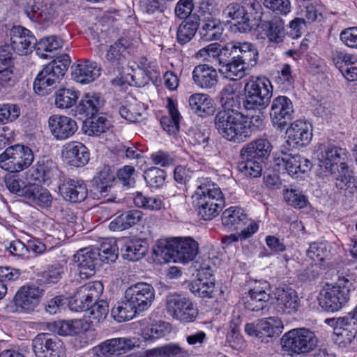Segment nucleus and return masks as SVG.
<instances>
[{"label":"nucleus","instance_id":"17","mask_svg":"<svg viewBox=\"0 0 357 357\" xmlns=\"http://www.w3.org/2000/svg\"><path fill=\"white\" fill-rule=\"evenodd\" d=\"M100 252L98 248H86L79 250L74 255L75 261L77 264L82 278H87L93 275L96 270L101 265Z\"/></svg>","mask_w":357,"mask_h":357},{"label":"nucleus","instance_id":"42","mask_svg":"<svg viewBox=\"0 0 357 357\" xmlns=\"http://www.w3.org/2000/svg\"><path fill=\"white\" fill-rule=\"evenodd\" d=\"M104 105V100L98 93H87L79 102L77 109L79 113L92 117Z\"/></svg>","mask_w":357,"mask_h":357},{"label":"nucleus","instance_id":"64","mask_svg":"<svg viewBox=\"0 0 357 357\" xmlns=\"http://www.w3.org/2000/svg\"><path fill=\"white\" fill-rule=\"evenodd\" d=\"M237 50L238 41H232L223 46L220 45L218 59L219 64L222 66L237 58Z\"/></svg>","mask_w":357,"mask_h":357},{"label":"nucleus","instance_id":"45","mask_svg":"<svg viewBox=\"0 0 357 357\" xmlns=\"http://www.w3.org/2000/svg\"><path fill=\"white\" fill-rule=\"evenodd\" d=\"M237 58L248 68L256 66L259 52L256 47L248 42H238Z\"/></svg>","mask_w":357,"mask_h":357},{"label":"nucleus","instance_id":"10","mask_svg":"<svg viewBox=\"0 0 357 357\" xmlns=\"http://www.w3.org/2000/svg\"><path fill=\"white\" fill-rule=\"evenodd\" d=\"M22 9L29 20L40 24L52 23L59 15L58 5L47 0H26Z\"/></svg>","mask_w":357,"mask_h":357},{"label":"nucleus","instance_id":"3","mask_svg":"<svg viewBox=\"0 0 357 357\" xmlns=\"http://www.w3.org/2000/svg\"><path fill=\"white\" fill-rule=\"evenodd\" d=\"M261 10V6L257 0H243L241 3H229L224 10V14L235 22L234 26L239 32L245 33L259 26L262 15Z\"/></svg>","mask_w":357,"mask_h":357},{"label":"nucleus","instance_id":"11","mask_svg":"<svg viewBox=\"0 0 357 357\" xmlns=\"http://www.w3.org/2000/svg\"><path fill=\"white\" fill-rule=\"evenodd\" d=\"M102 291L103 284L100 281L90 282L80 287L69 302L70 309L77 312L88 310Z\"/></svg>","mask_w":357,"mask_h":357},{"label":"nucleus","instance_id":"38","mask_svg":"<svg viewBox=\"0 0 357 357\" xmlns=\"http://www.w3.org/2000/svg\"><path fill=\"white\" fill-rule=\"evenodd\" d=\"M50 328L52 331L61 336L77 335L86 330L85 324L81 319L59 320L51 324Z\"/></svg>","mask_w":357,"mask_h":357},{"label":"nucleus","instance_id":"41","mask_svg":"<svg viewBox=\"0 0 357 357\" xmlns=\"http://www.w3.org/2000/svg\"><path fill=\"white\" fill-rule=\"evenodd\" d=\"M243 99L236 94L233 86L230 84L225 86L220 92V102L222 109L220 111L241 112L239 109L243 105Z\"/></svg>","mask_w":357,"mask_h":357},{"label":"nucleus","instance_id":"8","mask_svg":"<svg viewBox=\"0 0 357 357\" xmlns=\"http://www.w3.org/2000/svg\"><path fill=\"white\" fill-rule=\"evenodd\" d=\"M33 159V151L29 147L15 144L0 154V168L12 173L20 172L28 168Z\"/></svg>","mask_w":357,"mask_h":357},{"label":"nucleus","instance_id":"43","mask_svg":"<svg viewBox=\"0 0 357 357\" xmlns=\"http://www.w3.org/2000/svg\"><path fill=\"white\" fill-rule=\"evenodd\" d=\"M25 199L42 207L50 206L52 197L50 192L39 183H31Z\"/></svg>","mask_w":357,"mask_h":357},{"label":"nucleus","instance_id":"21","mask_svg":"<svg viewBox=\"0 0 357 357\" xmlns=\"http://www.w3.org/2000/svg\"><path fill=\"white\" fill-rule=\"evenodd\" d=\"M345 154V150L339 146L333 144L324 146L319 158L320 165L331 174H335L336 171L339 172L340 164L342 171H344L347 167L341 160Z\"/></svg>","mask_w":357,"mask_h":357},{"label":"nucleus","instance_id":"19","mask_svg":"<svg viewBox=\"0 0 357 357\" xmlns=\"http://www.w3.org/2000/svg\"><path fill=\"white\" fill-rule=\"evenodd\" d=\"M282 156L278 158V165H282L287 170L289 175L293 178H301L311 168L309 160L301 157L300 155L287 153L282 150Z\"/></svg>","mask_w":357,"mask_h":357},{"label":"nucleus","instance_id":"57","mask_svg":"<svg viewBox=\"0 0 357 357\" xmlns=\"http://www.w3.org/2000/svg\"><path fill=\"white\" fill-rule=\"evenodd\" d=\"M144 112V108L140 103H130L121 105L119 108L120 116L129 122L135 123L139 121Z\"/></svg>","mask_w":357,"mask_h":357},{"label":"nucleus","instance_id":"13","mask_svg":"<svg viewBox=\"0 0 357 357\" xmlns=\"http://www.w3.org/2000/svg\"><path fill=\"white\" fill-rule=\"evenodd\" d=\"M166 309L174 319L183 322L193 321L198 314L194 304L178 294H169L167 296Z\"/></svg>","mask_w":357,"mask_h":357},{"label":"nucleus","instance_id":"23","mask_svg":"<svg viewBox=\"0 0 357 357\" xmlns=\"http://www.w3.org/2000/svg\"><path fill=\"white\" fill-rule=\"evenodd\" d=\"M213 273L209 267L199 271L198 278L189 284V289L196 296L212 298L215 289Z\"/></svg>","mask_w":357,"mask_h":357},{"label":"nucleus","instance_id":"54","mask_svg":"<svg viewBox=\"0 0 357 357\" xmlns=\"http://www.w3.org/2000/svg\"><path fill=\"white\" fill-rule=\"evenodd\" d=\"M129 43L126 39L120 38L118 41L112 45L107 51L105 55L107 60L112 63H119L124 58V53Z\"/></svg>","mask_w":357,"mask_h":357},{"label":"nucleus","instance_id":"40","mask_svg":"<svg viewBox=\"0 0 357 357\" xmlns=\"http://www.w3.org/2000/svg\"><path fill=\"white\" fill-rule=\"evenodd\" d=\"M247 219L244 210L237 206L229 207L222 214V225L229 229H237L245 224Z\"/></svg>","mask_w":357,"mask_h":357},{"label":"nucleus","instance_id":"52","mask_svg":"<svg viewBox=\"0 0 357 357\" xmlns=\"http://www.w3.org/2000/svg\"><path fill=\"white\" fill-rule=\"evenodd\" d=\"M243 160L238 164V171L245 176L249 178L259 177L262 172L263 162L254 158H243Z\"/></svg>","mask_w":357,"mask_h":357},{"label":"nucleus","instance_id":"7","mask_svg":"<svg viewBox=\"0 0 357 357\" xmlns=\"http://www.w3.org/2000/svg\"><path fill=\"white\" fill-rule=\"evenodd\" d=\"M241 112L218 111L213 123L218 134L228 141L241 143L246 140V131Z\"/></svg>","mask_w":357,"mask_h":357},{"label":"nucleus","instance_id":"48","mask_svg":"<svg viewBox=\"0 0 357 357\" xmlns=\"http://www.w3.org/2000/svg\"><path fill=\"white\" fill-rule=\"evenodd\" d=\"M63 45V40L56 36H51L40 40L36 43V52L37 55L43 59L52 58L50 54L54 50L60 48Z\"/></svg>","mask_w":357,"mask_h":357},{"label":"nucleus","instance_id":"12","mask_svg":"<svg viewBox=\"0 0 357 357\" xmlns=\"http://www.w3.org/2000/svg\"><path fill=\"white\" fill-rule=\"evenodd\" d=\"M32 349L36 357H65L63 342L55 335L43 333L32 340Z\"/></svg>","mask_w":357,"mask_h":357},{"label":"nucleus","instance_id":"6","mask_svg":"<svg viewBox=\"0 0 357 357\" xmlns=\"http://www.w3.org/2000/svg\"><path fill=\"white\" fill-rule=\"evenodd\" d=\"M352 275L341 273L334 284H326L319 297L320 306L326 311L336 312L349 301Z\"/></svg>","mask_w":357,"mask_h":357},{"label":"nucleus","instance_id":"56","mask_svg":"<svg viewBox=\"0 0 357 357\" xmlns=\"http://www.w3.org/2000/svg\"><path fill=\"white\" fill-rule=\"evenodd\" d=\"M168 109L170 119L165 118L161 121L164 130L168 132H175L179 129L180 114L171 98H168Z\"/></svg>","mask_w":357,"mask_h":357},{"label":"nucleus","instance_id":"16","mask_svg":"<svg viewBox=\"0 0 357 357\" xmlns=\"http://www.w3.org/2000/svg\"><path fill=\"white\" fill-rule=\"evenodd\" d=\"M357 334V319L351 312L336 320L333 340L340 347L350 344Z\"/></svg>","mask_w":357,"mask_h":357},{"label":"nucleus","instance_id":"20","mask_svg":"<svg viewBox=\"0 0 357 357\" xmlns=\"http://www.w3.org/2000/svg\"><path fill=\"white\" fill-rule=\"evenodd\" d=\"M62 197L72 203H80L88 196L86 184L81 180L66 178L59 186Z\"/></svg>","mask_w":357,"mask_h":357},{"label":"nucleus","instance_id":"44","mask_svg":"<svg viewBox=\"0 0 357 357\" xmlns=\"http://www.w3.org/2000/svg\"><path fill=\"white\" fill-rule=\"evenodd\" d=\"M335 186L340 193L346 197H352L357 193V181L347 168L336 178Z\"/></svg>","mask_w":357,"mask_h":357},{"label":"nucleus","instance_id":"62","mask_svg":"<svg viewBox=\"0 0 357 357\" xmlns=\"http://www.w3.org/2000/svg\"><path fill=\"white\" fill-rule=\"evenodd\" d=\"M144 177L149 186L159 188L165 183L166 173L158 167H151L144 172Z\"/></svg>","mask_w":357,"mask_h":357},{"label":"nucleus","instance_id":"22","mask_svg":"<svg viewBox=\"0 0 357 357\" xmlns=\"http://www.w3.org/2000/svg\"><path fill=\"white\" fill-rule=\"evenodd\" d=\"M42 290L34 286H23L16 293L14 301L17 307L25 312H33L39 303Z\"/></svg>","mask_w":357,"mask_h":357},{"label":"nucleus","instance_id":"55","mask_svg":"<svg viewBox=\"0 0 357 357\" xmlns=\"http://www.w3.org/2000/svg\"><path fill=\"white\" fill-rule=\"evenodd\" d=\"M168 109L170 119L165 118L161 121L164 130L168 132H175L179 129L180 114L171 98H168Z\"/></svg>","mask_w":357,"mask_h":357},{"label":"nucleus","instance_id":"50","mask_svg":"<svg viewBox=\"0 0 357 357\" xmlns=\"http://www.w3.org/2000/svg\"><path fill=\"white\" fill-rule=\"evenodd\" d=\"M139 311L125 298V301L111 310V314L118 322H123L132 319Z\"/></svg>","mask_w":357,"mask_h":357},{"label":"nucleus","instance_id":"2","mask_svg":"<svg viewBox=\"0 0 357 357\" xmlns=\"http://www.w3.org/2000/svg\"><path fill=\"white\" fill-rule=\"evenodd\" d=\"M154 252L167 262L185 264L197 255L198 244L191 238L160 239Z\"/></svg>","mask_w":357,"mask_h":357},{"label":"nucleus","instance_id":"1","mask_svg":"<svg viewBox=\"0 0 357 357\" xmlns=\"http://www.w3.org/2000/svg\"><path fill=\"white\" fill-rule=\"evenodd\" d=\"M192 199L199 216L204 220L213 219L225 206L220 188L211 182L199 185L192 195Z\"/></svg>","mask_w":357,"mask_h":357},{"label":"nucleus","instance_id":"39","mask_svg":"<svg viewBox=\"0 0 357 357\" xmlns=\"http://www.w3.org/2000/svg\"><path fill=\"white\" fill-rule=\"evenodd\" d=\"M199 26V18L197 15H193L184 20L177 29V42L181 45L190 42L195 36Z\"/></svg>","mask_w":357,"mask_h":357},{"label":"nucleus","instance_id":"24","mask_svg":"<svg viewBox=\"0 0 357 357\" xmlns=\"http://www.w3.org/2000/svg\"><path fill=\"white\" fill-rule=\"evenodd\" d=\"M48 123L52 135L59 140L69 138L77 130L75 121L66 116H52L49 119Z\"/></svg>","mask_w":357,"mask_h":357},{"label":"nucleus","instance_id":"32","mask_svg":"<svg viewBox=\"0 0 357 357\" xmlns=\"http://www.w3.org/2000/svg\"><path fill=\"white\" fill-rule=\"evenodd\" d=\"M270 300V294L259 287L250 289L243 298L245 309L251 312H262L265 310Z\"/></svg>","mask_w":357,"mask_h":357},{"label":"nucleus","instance_id":"53","mask_svg":"<svg viewBox=\"0 0 357 357\" xmlns=\"http://www.w3.org/2000/svg\"><path fill=\"white\" fill-rule=\"evenodd\" d=\"M77 92L73 89H61L56 93L55 105L58 108L67 109L75 104Z\"/></svg>","mask_w":357,"mask_h":357},{"label":"nucleus","instance_id":"63","mask_svg":"<svg viewBox=\"0 0 357 357\" xmlns=\"http://www.w3.org/2000/svg\"><path fill=\"white\" fill-rule=\"evenodd\" d=\"M258 113L251 116L243 115V120L242 121L245 126V134L246 135V139L249 138L252 132L259 130L264 124V115L262 111H257Z\"/></svg>","mask_w":357,"mask_h":357},{"label":"nucleus","instance_id":"18","mask_svg":"<svg viewBox=\"0 0 357 357\" xmlns=\"http://www.w3.org/2000/svg\"><path fill=\"white\" fill-rule=\"evenodd\" d=\"M11 49L21 55H26L36 49V38L27 29L14 26L10 31Z\"/></svg>","mask_w":357,"mask_h":357},{"label":"nucleus","instance_id":"59","mask_svg":"<svg viewBox=\"0 0 357 357\" xmlns=\"http://www.w3.org/2000/svg\"><path fill=\"white\" fill-rule=\"evenodd\" d=\"M89 310L88 317L91 324L103 321L109 312V306L106 301L101 300L91 305Z\"/></svg>","mask_w":357,"mask_h":357},{"label":"nucleus","instance_id":"34","mask_svg":"<svg viewBox=\"0 0 357 357\" xmlns=\"http://www.w3.org/2000/svg\"><path fill=\"white\" fill-rule=\"evenodd\" d=\"M58 170L55 163L50 159H43L29 170V177L31 179L40 183L50 181Z\"/></svg>","mask_w":357,"mask_h":357},{"label":"nucleus","instance_id":"35","mask_svg":"<svg viewBox=\"0 0 357 357\" xmlns=\"http://www.w3.org/2000/svg\"><path fill=\"white\" fill-rule=\"evenodd\" d=\"M148 251V244L142 239H127L121 248L122 257L130 261L142 259Z\"/></svg>","mask_w":357,"mask_h":357},{"label":"nucleus","instance_id":"36","mask_svg":"<svg viewBox=\"0 0 357 357\" xmlns=\"http://www.w3.org/2000/svg\"><path fill=\"white\" fill-rule=\"evenodd\" d=\"M224 28L220 20L210 14L202 20V25L199 31L201 40L203 41L215 40L220 38Z\"/></svg>","mask_w":357,"mask_h":357},{"label":"nucleus","instance_id":"26","mask_svg":"<svg viewBox=\"0 0 357 357\" xmlns=\"http://www.w3.org/2000/svg\"><path fill=\"white\" fill-rule=\"evenodd\" d=\"M275 296V309L278 312L292 314L298 310L301 306V300L294 289L291 288L278 289Z\"/></svg>","mask_w":357,"mask_h":357},{"label":"nucleus","instance_id":"9","mask_svg":"<svg viewBox=\"0 0 357 357\" xmlns=\"http://www.w3.org/2000/svg\"><path fill=\"white\" fill-rule=\"evenodd\" d=\"M281 342L285 350L302 354L313 350L317 345L318 340L314 332L305 328H300L286 333Z\"/></svg>","mask_w":357,"mask_h":357},{"label":"nucleus","instance_id":"4","mask_svg":"<svg viewBox=\"0 0 357 357\" xmlns=\"http://www.w3.org/2000/svg\"><path fill=\"white\" fill-rule=\"evenodd\" d=\"M71 63L67 54L58 56L39 72L33 82V89L40 96L51 93L58 86Z\"/></svg>","mask_w":357,"mask_h":357},{"label":"nucleus","instance_id":"14","mask_svg":"<svg viewBox=\"0 0 357 357\" xmlns=\"http://www.w3.org/2000/svg\"><path fill=\"white\" fill-rule=\"evenodd\" d=\"M294 113L293 103L288 97L279 96L273 100L269 115L273 126L277 130H284L291 121Z\"/></svg>","mask_w":357,"mask_h":357},{"label":"nucleus","instance_id":"60","mask_svg":"<svg viewBox=\"0 0 357 357\" xmlns=\"http://www.w3.org/2000/svg\"><path fill=\"white\" fill-rule=\"evenodd\" d=\"M31 183L29 182L26 184L22 178L15 176L5 177V184L9 191L24 198L29 190V188Z\"/></svg>","mask_w":357,"mask_h":357},{"label":"nucleus","instance_id":"49","mask_svg":"<svg viewBox=\"0 0 357 357\" xmlns=\"http://www.w3.org/2000/svg\"><path fill=\"white\" fill-rule=\"evenodd\" d=\"M110 127V122L105 117H91L84 121L83 130L89 136H98L105 132Z\"/></svg>","mask_w":357,"mask_h":357},{"label":"nucleus","instance_id":"27","mask_svg":"<svg viewBox=\"0 0 357 357\" xmlns=\"http://www.w3.org/2000/svg\"><path fill=\"white\" fill-rule=\"evenodd\" d=\"M218 78L217 70L208 64L197 65L192 71L195 84L202 89L208 90L215 88L218 84Z\"/></svg>","mask_w":357,"mask_h":357},{"label":"nucleus","instance_id":"47","mask_svg":"<svg viewBox=\"0 0 357 357\" xmlns=\"http://www.w3.org/2000/svg\"><path fill=\"white\" fill-rule=\"evenodd\" d=\"M147 357H188V352L177 344H168L148 350Z\"/></svg>","mask_w":357,"mask_h":357},{"label":"nucleus","instance_id":"28","mask_svg":"<svg viewBox=\"0 0 357 357\" xmlns=\"http://www.w3.org/2000/svg\"><path fill=\"white\" fill-rule=\"evenodd\" d=\"M62 156L70 165L81 167L89 160V153L87 148L78 142L67 144L62 151Z\"/></svg>","mask_w":357,"mask_h":357},{"label":"nucleus","instance_id":"46","mask_svg":"<svg viewBox=\"0 0 357 357\" xmlns=\"http://www.w3.org/2000/svg\"><path fill=\"white\" fill-rule=\"evenodd\" d=\"M260 335L266 337H278L282 332L283 324L282 321L275 317L261 319L257 323V328Z\"/></svg>","mask_w":357,"mask_h":357},{"label":"nucleus","instance_id":"30","mask_svg":"<svg viewBox=\"0 0 357 357\" xmlns=\"http://www.w3.org/2000/svg\"><path fill=\"white\" fill-rule=\"evenodd\" d=\"M100 75V68L96 62L89 60L80 61L75 66L72 73L73 79L81 84L93 82Z\"/></svg>","mask_w":357,"mask_h":357},{"label":"nucleus","instance_id":"31","mask_svg":"<svg viewBox=\"0 0 357 357\" xmlns=\"http://www.w3.org/2000/svg\"><path fill=\"white\" fill-rule=\"evenodd\" d=\"M189 106L197 116L206 117L215 111L214 100L206 93H196L188 99Z\"/></svg>","mask_w":357,"mask_h":357},{"label":"nucleus","instance_id":"5","mask_svg":"<svg viewBox=\"0 0 357 357\" xmlns=\"http://www.w3.org/2000/svg\"><path fill=\"white\" fill-rule=\"evenodd\" d=\"M273 86L266 77H250L244 86L243 107L247 111H263L271 102Z\"/></svg>","mask_w":357,"mask_h":357},{"label":"nucleus","instance_id":"25","mask_svg":"<svg viewBox=\"0 0 357 357\" xmlns=\"http://www.w3.org/2000/svg\"><path fill=\"white\" fill-rule=\"evenodd\" d=\"M311 126L303 121H296L287 129L288 139L286 142L292 147L305 146L309 144L312 132Z\"/></svg>","mask_w":357,"mask_h":357},{"label":"nucleus","instance_id":"58","mask_svg":"<svg viewBox=\"0 0 357 357\" xmlns=\"http://www.w3.org/2000/svg\"><path fill=\"white\" fill-rule=\"evenodd\" d=\"M248 68L238 58L222 66L220 71L230 79H238L245 75V70Z\"/></svg>","mask_w":357,"mask_h":357},{"label":"nucleus","instance_id":"29","mask_svg":"<svg viewBox=\"0 0 357 357\" xmlns=\"http://www.w3.org/2000/svg\"><path fill=\"white\" fill-rule=\"evenodd\" d=\"M135 346V342L130 338L119 337L107 340L100 344L96 349L100 353L99 355L104 356H111L113 355H120L126 351L132 349Z\"/></svg>","mask_w":357,"mask_h":357},{"label":"nucleus","instance_id":"33","mask_svg":"<svg viewBox=\"0 0 357 357\" xmlns=\"http://www.w3.org/2000/svg\"><path fill=\"white\" fill-rule=\"evenodd\" d=\"M272 145L266 139H258L249 143L241 151L242 158H254L263 162L270 155Z\"/></svg>","mask_w":357,"mask_h":357},{"label":"nucleus","instance_id":"37","mask_svg":"<svg viewBox=\"0 0 357 357\" xmlns=\"http://www.w3.org/2000/svg\"><path fill=\"white\" fill-rule=\"evenodd\" d=\"M261 28L269 41L275 43L283 41L285 36L284 22L280 17L263 22Z\"/></svg>","mask_w":357,"mask_h":357},{"label":"nucleus","instance_id":"15","mask_svg":"<svg viewBox=\"0 0 357 357\" xmlns=\"http://www.w3.org/2000/svg\"><path fill=\"white\" fill-rule=\"evenodd\" d=\"M154 298L153 287L146 282L132 284L125 291V298L135 307L139 312L147 310L151 306Z\"/></svg>","mask_w":357,"mask_h":357},{"label":"nucleus","instance_id":"61","mask_svg":"<svg viewBox=\"0 0 357 357\" xmlns=\"http://www.w3.org/2000/svg\"><path fill=\"white\" fill-rule=\"evenodd\" d=\"M133 202L137 207L149 210H159L162 206V202L159 197H147L139 192L136 193Z\"/></svg>","mask_w":357,"mask_h":357},{"label":"nucleus","instance_id":"51","mask_svg":"<svg viewBox=\"0 0 357 357\" xmlns=\"http://www.w3.org/2000/svg\"><path fill=\"white\" fill-rule=\"evenodd\" d=\"M307 255L315 263V266L321 268L322 264L329 259L331 254L325 243H312L307 250Z\"/></svg>","mask_w":357,"mask_h":357}]
</instances>
